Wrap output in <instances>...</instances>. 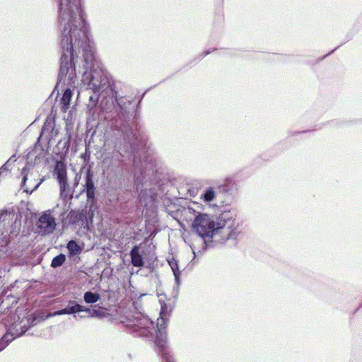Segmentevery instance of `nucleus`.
Segmentation results:
<instances>
[{
    "label": "nucleus",
    "instance_id": "1",
    "mask_svg": "<svg viewBox=\"0 0 362 362\" xmlns=\"http://www.w3.org/2000/svg\"><path fill=\"white\" fill-rule=\"evenodd\" d=\"M61 57L57 83L50 96L61 83L66 84L62 97L63 107L69 105L77 78V54L83 52L81 81L91 90L88 105L87 129L95 133L102 127L117 131L120 140L115 144V151L120 156V163L128 174L127 181H176L177 176L153 153L148 136L139 122V109L143 95L136 102L130 96L119 94L115 82L97 59L94 43L83 33L81 38L74 35V30L61 23Z\"/></svg>",
    "mask_w": 362,
    "mask_h": 362
},
{
    "label": "nucleus",
    "instance_id": "2",
    "mask_svg": "<svg viewBox=\"0 0 362 362\" xmlns=\"http://www.w3.org/2000/svg\"><path fill=\"white\" fill-rule=\"evenodd\" d=\"M231 209L230 205L227 203L226 206H219L218 216H210L204 213L195 215L192 223V229L203 240V250H206L216 245L219 240H214V237L221 230H223L220 241L221 244L228 242L230 247L237 245L238 236L240 232L235 226L233 217L235 214Z\"/></svg>",
    "mask_w": 362,
    "mask_h": 362
},
{
    "label": "nucleus",
    "instance_id": "3",
    "mask_svg": "<svg viewBox=\"0 0 362 362\" xmlns=\"http://www.w3.org/2000/svg\"><path fill=\"white\" fill-rule=\"evenodd\" d=\"M157 296L160 305L159 317L156 325V335L154 337V345L158 355L162 362H177L168 344L167 327L170 317L175 306V301H170L167 295L163 291L157 290Z\"/></svg>",
    "mask_w": 362,
    "mask_h": 362
},
{
    "label": "nucleus",
    "instance_id": "4",
    "mask_svg": "<svg viewBox=\"0 0 362 362\" xmlns=\"http://www.w3.org/2000/svg\"><path fill=\"white\" fill-rule=\"evenodd\" d=\"M58 6V21L60 35L63 26L61 23L64 20V24L68 28L74 30V35L82 37L83 33L88 38H90V26L86 19V13L83 8L81 0H56Z\"/></svg>",
    "mask_w": 362,
    "mask_h": 362
},
{
    "label": "nucleus",
    "instance_id": "5",
    "mask_svg": "<svg viewBox=\"0 0 362 362\" xmlns=\"http://www.w3.org/2000/svg\"><path fill=\"white\" fill-rule=\"evenodd\" d=\"M71 204V202H69L66 207H63V209L59 211H58L60 208L59 204H57L53 209V211L56 215H59V217L62 220L64 226H74L78 223H81V228L87 232L91 231V228H93L94 211L91 208L82 210L71 209L67 214Z\"/></svg>",
    "mask_w": 362,
    "mask_h": 362
},
{
    "label": "nucleus",
    "instance_id": "6",
    "mask_svg": "<svg viewBox=\"0 0 362 362\" xmlns=\"http://www.w3.org/2000/svg\"><path fill=\"white\" fill-rule=\"evenodd\" d=\"M126 326L132 329L135 336L142 337L152 332L154 322L146 314L138 311L127 317Z\"/></svg>",
    "mask_w": 362,
    "mask_h": 362
},
{
    "label": "nucleus",
    "instance_id": "7",
    "mask_svg": "<svg viewBox=\"0 0 362 362\" xmlns=\"http://www.w3.org/2000/svg\"><path fill=\"white\" fill-rule=\"evenodd\" d=\"M56 230V220L49 210L43 211L37 222V231L41 235H47Z\"/></svg>",
    "mask_w": 362,
    "mask_h": 362
},
{
    "label": "nucleus",
    "instance_id": "8",
    "mask_svg": "<svg viewBox=\"0 0 362 362\" xmlns=\"http://www.w3.org/2000/svg\"><path fill=\"white\" fill-rule=\"evenodd\" d=\"M216 190L218 193V199H221L222 206L226 202H231L235 197L238 191V186L237 182H219L216 186Z\"/></svg>",
    "mask_w": 362,
    "mask_h": 362
},
{
    "label": "nucleus",
    "instance_id": "9",
    "mask_svg": "<svg viewBox=\"0 0 362 362\" xmlns=\"http://www.w3.org/2000/svg\"><path fill=\"white\" fill-rule=\"evenodd\" d=\"M30 329V326L23 325L20 332L16 327H11L0 336V352L4 351L13 340L21 337Z\"/></svg>",
    "mask_w": 362,
    "mask_h": 362
},
{
    "label": "nucleus",
    "instance_id": "10",
    "mask_svg": "<svg viewBox=\"0 0 362 362\" xmlns=\"http://www.w3.org/2000/svg\"><path fill=\"white\" fill-rule=\"evenodd\" d=\"M68 315H74V318L78 317L81 319L84 318V315H79L82 312L88 313L91 317H100V312L96 309H91L89 307L79 304L76 300H69L65 306Z\"/></svg>",
    "mask_w": 362,
    "mask_h": 362
},
{
    "label": "nucleus",
    "instance_id": "11",
    "mask_svg": "<svg viewBox=\"0 0 362 362\" xmlns=\"http://www.w3.org/2000/svg\"><path fill=\"white\" fill-rule=\"evenodd\" d=\"M66 248L69 260L74 264H78L84 250V243L77 238H72L66 243Z\"/></svg>",
    "mask_w": 362,
    "mask_h": 362
},
{
    "label": "nucleus",
    "instance_id": "12",
    "mask_svg": "<svg viewBox=\"0 0 362 362\" xmlns=\"http://www.w3.org/2000/svg\"><path fill=\"white\" fill-rule=\"evenodd\" d=\"M83 159V164L80 168L78 173L76 174L74 181H79L83 175H84L85 181H93V165L90 163V153L85 152L81 155Z\"/></svg>",
    "mask_w": 362,
    "mask_h": 362
},
{
    "label": "nucleus",
    "instance_id": "13",
    "mask_svg": "<svg viewBox=\"0 0 362 362\" xmlns=\"http://www.w3.org/2000/svg\"><path fill=\"white\" fill-rule=\"evenodd\" d=\"M73 187L76 188L80 182H73ZM60 187V198L63 202V207H66L71 202V197H75V189L71 192L69 182H59Z\"/></svg>",
    "mask_w": 362,
    "mask_h": 362
},
{
    "label": "nucleus",
    "instance_id": "14",
    "mask_svg": "<svg viewBox=\"0 0 362 362\" xmlns=\"http://www.w3.org/2000/svg\"><path fill=\"white\" fill-rule=\"evenodd\" d=\"M52 174L57 181H68L67 168L65 160L60 158L54 161Z\"/></svg>",
    "mask_w": 362,
    "mask_h": 362
},
{
    "label": "nucleus",
    "instance_id": "15",
    "mask_svg": "<svg viewBox=\"0 0 362 362\" xmlns=\"http://www.w3.org/2000/svg\"><path fill=\"white\" fill-rule=\"evenodd\" d=\"M141 247L139 245H134L130 252H129V256L131 258V263L134 267H138L139 269H141L144 267L145 262L144 258L141 253Z\"/></svg>",
    "mask_w": 362,
    "mask_h": 362
},
{
    "label": "nucleus",
    "instance_id": "16",
    "mask_svg": "<svg viewBox=\"0 0 362 362\" xmlns=\"http://www.w3.org/2000/svg\"><path fill=\"white\" fill-rule=\"evenodd\" d=\"M255 170L250 166H246L239 170L238 171L233 173L230 175L226 177L223 181H234L235 180H247L248 179L252 174H254Z\"/></svg>",
    "mask_w": 362,
    "mask_h": 362
},
{
    "label": "nucleus",
    "instance_id": "17",
    "mask_svg": "<svg viewBox=\"0 0 362 362\" xmlns=\"http://www.w3.org/2000/svg\"><path fill=\"white\" fill-rule=\"evenodd\" d=\"M95 182H85L82 185L78 194H75V198L78 199L82 192H86L87 200L92 202L95 199Z\"/></svg>",
    "mask_w": 362,
    "mask_h": 362
},
{
    "label": "nucleus",
    "instance_id": "18",
    "mask_svg": "<svg viewBox=\"0 0 362 362\" xmlns=\"http://www.w3.org/2000/svg\"><path fill=\"white\" fill-rule=\"evenodd\" d=\"M71 136L69 135V138L65 141H59L56 146L57 149V154L59 155L60 158L65 160L68 155L71 146Z\"/></svg>",
    "mask_w": 362,
    "mask_h": 362
},
{
    "label": "nucleus",
    "instance_id": "19",
    "mask_svg": "<svg viewBox=\"0 0 362 362\" xmlns=\"http://www.w3.org/2000/svg\"><path fill=\"white\" fill-rule=\"evenodd\" d=\"M15 209H16V216H14V218H12V216L7 217V218H8L7 221H14V224L12 223V225H11V230L8 233V237H7V238L4 237L2 238V239L8 240L9 243L11 242V240H13L15 238H16L20 233L21 223H19L18 226L16 225V221H17L18 216V215L17 214V210L18 209L17 206H15Z\"/></svg>",
    "mask_w": 362,
    "mask_h": 362
},
{
    "label": "nucleus",
    "instance_id": "20",
    "mask_svg": "<svg viewBox=\"0 0 362 362\" xmlns=\"http://www.w3.org/2000/svg\"><path fill=\"white\" fill-rule=\"evenodd\" d=\"M166 260L173 272L175 281H177L179 283V280H181L182 275V271L180 269L179 261L173 256L171 257H168Z\"/></svg>",
    "mask_w": 362,
    "mask_h": 362
},
{
    "label": "nucleus",
    "instance_id": "21",
    "mask_svg": "<svg viewBox=\"0 0 362 362\" xmlns=\"http://www.w3.org/2000/svg\"><path fill=\"white\" fill-rule=\"evenodd\" d=\"M201 198L206 203H210L215 198H218V193L216 189H215L212 187L206 188L202 193Z\"/></svg>",
    "mask_w": 362,
    "mask_h": 362
},
{
    "label": "nucleus",
    "instance_id": "22",
    "mask_svg": "<svg viewBox=\"0 0 362 362\" xmlns=\"http://www.w3.org/2000/svg\"><path fill=\"white\" fill-rule=\"evenodd\" d=\"M66 261V255L64 253H59L54 256L50 263V267L56 269L62 267Z\"/></svg>",
    "mask_w": 362,
    "mask_h": 362
},
{
    "label": "nucleus",
    "instance_id": "23",
    "mask_svg": "<svg viewBox=\"0 0 362 362\" xmlns=\"http://www.w3.org/2000/svg\"><path fill=\"white\" fill-rule=\"evenodd\" d=\"M16 216L15 206L6 207L0 210V223L7 221V217L12 216V218Z\"/></svg>",
    "mask_w": 362,
    "mask_h": 362
},
{
    "label": "nucleus",
    "instance_id": "24",
    "mask_svg": "<svg viewBox=\"0 0 362 362\" xmlns=\"http://www.w3.org/2000/svg\"><path fill=\"white\" fill-rule=\"evenodd\" d=\"M100 299V296L95 292L88 291L83 294V300L87 304H93Z\"/></svg>",
    "mask_w": 362,
    "mask_h": 362
},
{
    "label": "nucleus",
    "instance_id": "25",
    "mask_svg": "<svg viewBox=\"0 0 362 362\" xmlns=\"http://www.w3.org/2000/svg\"><path fill=\"white\" fill-rule=\"evenodd\" d=\"M16 161V155L13 154L0 168L7 176L11 173V166L14 164Z\"/></svg>",
    "mask_w": 362,
    "mask_h": 362
},
{
    "label": "nucleus",
    "instance_id": "26",
    "mask_svg": "<svg viewBox=\"0 0 362 362\" xmlns=\"http://www.w3.org/2000/svg\"><path fill=\"white\" fill-rule=\"evenodd\" d=\"M181 282H182L181 280H179V283L177 282V281H175V285L173 286V292H172V296H173V301H175V303H176V300L178 298Z\"/></svg>",
    "mask_w": 362,
    "mask_h": 362
},
{
    "label": "nucleus",
    "instance_id": "27",
    "mask_svg": "<svg viewBox=\"0 0 362 362\" xmlns=\"http://www.w3.org/2000/svg\"><path fill=\"white\" fill-rule=\"evenodd\" d=\"M26 183L27 182H21L20 189L22 190L23 192L30 194L33 192L38 189V187L42 182H37L32 189H30L29 187H27Z\"/></svg>",
    "mask_w": 362,
    "mask_h": 362
},
{
    "label": "nucleus",
    "instance_id": "28",
    "mask_svg": "<svg viewBox=\"0 0 362 362\" xmlns=\"http://www.w3.org/2000/svg\"><path fill=\"white\" fill-rule=\"evenodd\" d=\"M30 164L27 162L25 165L22 168L21 172V175L22 177L21 181H28V173L30 170Z\"/></svg>",
    "mask_w": 362,
    "mask_h": 362
},
{
    "label": "nucleus",
    "instance_id": "29",
    "mask_svg": "<svg viewBox=\"0 0 362 362\" xmlns=\"http://www.w3.org/2000/svg\"><path fill=\"white\" fill-rule=\"evenodd\" d=\"M214 50H216V49H209L203 51L197 57H196L193 60H192L189 62V64L193 62H198L201 61L204 57H205L208 54H211Z\"/></svg>",
    "mask_w": 362,
    "mask_h": 362
},
{
    "label": "nucleus",
    "instance_id": "30",
    "mask_svg": "<svg viewBox=\"0 0 362 362\" xmlns=\"http://www.w3.org/2000/svg\"><path fill=\"white\" fill-rule=\"evenodd\" d=\"M341 45H338L337 47H336L334 49H333L332 50H331L329 52H328L327 54L324 55L323 57L319 58V59L317 60V62H321L322 60L325 59L327 57L331 55L332 54H333L338 48L340 47Z\"/></svg>",
    "mask_w": 362,
    "mask_h": 362
},
{
    "label": "nucleus",
    "instance_id": "31",
    "mask_svg": "<svg viewBox=\"0 0 362 362\" xmlns=\"http://www.w3.org/2000/svg\"><path fill=\"white\" fill-rule=\"evenodd\" d=\"M67 315L66 307L59 309L54 313V315Z\"/></svg>",
    "mask_w": 362,
    "mask_h": 362
},
{
    "label": "nucleus",
    "instance_id": "32",
    "mask_svg": "<svg viewBox=\"0 0 362 362\" xmlns=\"http://www.w3.org/2000/svg\"><path fill=\"white\" fill-rule=\"evenodd\" d=\"M309 130H304V131H301V132H292L290 133V135L291 136H295V135H297L298 134H301V133H306V132H308Z\"/></svg>",
    "mask_w": 362,
    "mask_h": 362
},
{
    "label": "nucleus",
    "instance_id": "33",
    "mask_svg": "<svg viewBox=\"0 0 362 362\" xmlns=\"http://www.w3.org/2000/svg\"><path fill=\"white\" fill-rule=\"evenodd\" d=\"M47 119L46 120V122L44 123L42 129H41V132H40V135H42L44 132L46 130V127H47Z\"/></svg>",
    "mask_w": 362,
    "mask_h": 362
},
{
    "label": "nucleus",
    "instance_id": "34",
    "mask_svg": "<svg viewBox=\"0 0 362 362\" xmlns=\"http://www.w3.org/2000/svg\"><path fill=\"white\" fill-rule=\"evenodd\" d=\"M6 177H7V175L0 168V178H6Z\"/></svg>",
    "mask_w": 362,
    "mask_h": 362
},
{
    "label": "nucleus",
    "instance_id": "35",
    "mask_svg": "<svg viewBox=\"0 0 362 362\" xmlns=\"http://www.w3.org/2000/svg\"><path fill=\"white\" fill-rule=\"evenodd\" d=\"M136 189H139V188L144 187V182H136Z\"/></svg>",
    "mask_w": 362,
    "mask_h": 362
},
{
    "label": "nucleus",
    "instance_id": "36",
    "mask_svg": "<svg viewBox=\"0 0 362 362\" xmlns=\"http://www.w3.org/2000/svg\"><path fill=\"white\" fill-rule=\"evenodd\" d=\"M4 284V277L0 275V286H3Z\"/></svg>",
    "mask_w": 362,
    "mask_h": 362
},
{
    "label": "nucleus",
    "instance_id": "37",
    "mask_svg": "<svg viewBox=\"0 0 362 362\" xmlns=\"http://www.w3.org/2000/svg\"><path fill=\"white\" fill-rule=\"evenodd\" d=\"M146 267L151 269V270L153 269V266L151 265V263H149L148 265L146 266Z\"/></svg>",
    "mask_w": 362,
    "mask_h": 362
},
{
    "label": "nucleus",
    "instance_id": "38",
    "mask_svg": "<svg viewBox=\"0 0 362 362\" xmlns=\"http://www.w3.org/2000/svg\"><path fill=\"white\" fill-rule=\"evenodd\" d=\"M45 179L44 177H42V178L39 179V181H40V182L45 181Z\"/></svg>",
    "mask_w": 362,
    "mask_h": 362
}]
</instances>
